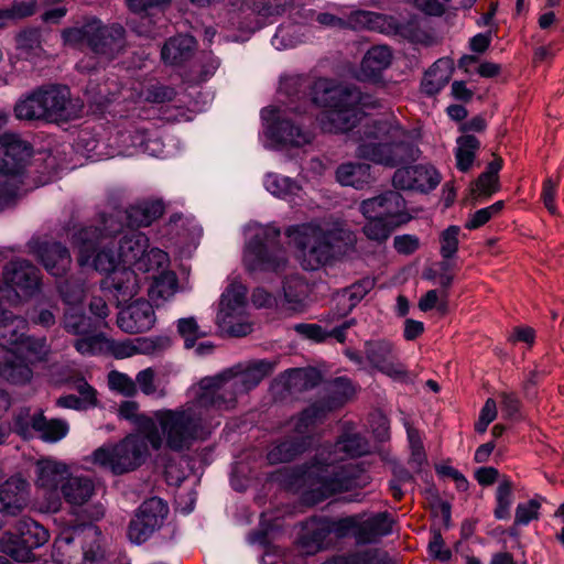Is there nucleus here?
I'll use <instances>...</instances> for the list:
<instances>
[{"label": "nucleus", "instance_id": "obj_1", "mask_svg": "<svg viewBox=\"0 0 564 564\" xmlns=\"http://www.w3.org/2000/svg\"><path fill=\"white\" fill-rule=\"evenodd\" d=\"M371 446L368 440L356 432H345L334 445V451L311 466L302 474L304 482L308 484L319 498L348 491L367 484V476L350 465L337 467L335 463L345 458H354L369 454Z\"/></svg>", "mask_w": 564, "mask_h": 564}, {"label": "nucleus", "instance_id": "obj_2", "mask_svg": "<svg viewBox=\"0 0 564 564\" xmlns=\"http://www.w3.org/2000/svg\"><path fill=\"white\" fill-rule=\"evenodd\" d=\"M356 156L386 167L416 160L419 149L394 118L367 120L354 134Z\"/></svg>", "mask_w": 564, "mask_h": 564}, {"label": "nucleus", "instance_id": "obj_3", "mask_svg": "<svg viewBox=\"0 0 564 564\" xmlns=\"http://www.w3.org/2000/svg\"><path fill=\"white\" fill-rule=\"evenodd\" d=\"M209 434L206 414L191 401L173 410L155 411L148 440L154 451L165 445L166 448L181 453L188 451L194 443L205 441Z\"/></svg>", "mask_w": 564, "mask_h": 564}, {"label": "nucleus", "instance_id": "obj_4", "mask_svg": "<svg viewBox=\"0 0 564 564\" xmlns=\"http://www.w3.org/2000/svg\"><path fill=\"white\" fill-rule=\"evenodd\" d=\"M314 102L326 109L319 115L318 123L323 131L343 133L360 122L364 109L375 108L377 101L358 88L335 85L328 79H318L314 85Z\"/></svg>", "mask_w": 564, "mask_h": 564}, {"label": "nucleus", "instance_id": "obj_5", "mask_svg": "<svg viewBox=\"0 0 564 564\" xmlns=\"http://www.w3.org/2000/svg\"><path fill=\"white\" fill-rule=\"evenodd\" d=\"M100 227H83L72 236V243L78 250L80 267H93L96 271L111 274L122 263L116 246L115 235L122 229L118 215L101 219Z\"/></svg>", "mask_w": 564, "mask_h": 564}, {"label": "nucleus", "instance_id": "obj_6", "mask_svg": "<svg viewBox=\"0 0 564 564\" xmlns=\"http://www.w3.org/2000/svg\"><path fill=\"white\" fill-rule=\"evenodd\" d=\"M291 242L299 250L302 265L317 270L334 254L340 243L349 239V232L338 223L304 224L288 229Z\"/></svg>", "mask_w": 564, "mask_h": 564}, {"label": "nucleus", "instance_id": "obj_7", "mask_svg": "<svg viewBox=\"0 0 564 564\" xmlns=\"http://www.w3.org/2000/svg\"><path fill=\"white\" fill-rule=\"evenodd\" d=\"M31 155V145L18 134L0 137V210L12 206L20 196L23 173Z\"/></svg>", "mask_w": 564, "mask_h": 564}, {"label": "nucleus", "instance_id": "obj_8", "mask_svg": "<svg viewBox=\"0 0 564 564\" xmlns=\"http://www.w3.org/2000/svg\"><path fill=\"white\" fill-rule=\"evenodd\" d=\"M148 433L130 434L115 445H104L91 454L93 463L110 470L115 475H122L139 468L149 457Z\"/></svg>", "mask_w": 564, "mask_h": 564}, {"label": "nucleus", "instance_id": "obj_9", "mask_svg": "<svg viewBox=\"0 0 564 564\" xmlns=\"http://www.w3.org/2000/svg\"><path fill=\"white\" fill-rule=\"evenodd\" d=\"M280 230L259 227L245 249V264L250 271H280L286 265L285 250L279 242Z\"/></svg>", "mask_w": 564, "mask_h": 564}, {"label": "nucleus", "instance_id": "obj_10", "mask_svg": "<svg viewBox=\"0 0 564 564\" xmlns=\"http://www.w3.org/2000/svg\"><path fill=\"white\" fill-rule=\"evenodd\" d=\"M48 352L45 338L26 339L17 348H8L0 375L13 384L29 383L33 377L32 367L45 360Z\"/></svg>", "mask_w": 564, "mask_h": 564}, {"label": "nucleus", "instance_id": "obj_11", "mask_svg": "<svg viewBox=\"0 0 564 564\" xmlns=\"http://www.w3.org/2000/svg\"><path fill=\"white\" fill-rule=\"evenodd\" d=\"M243 394L228 369L214 377L203 378L199 391L193 400L204 411L206 417L210 410L226 411L234 409L239 395Z\"/></svg>", "mask_w": 564, "mask_h": 564}, {"label": "nucleus", "instance_id": "obj_12", "mask_svg": "<svg viewBox=\"0 0 564 564\" xmlns=\"http://www.w3.org/2000/svg\"><path fill=\"white\" fill-rule=\"evenodd\" d=\"M4 284L0 282V317L8 311L9 296H31L41 286L40 270L28 260H13L3 270Z\"/></svg>", "mask_w": 564, "mask_h": 564}, {"label": "nucleus", "instance_id": "obj_13", "mask_svg": "<svg viewBox=\"0 0 564 564\" xmlns=\"http://www.w3.org/2000/svg\"><path fill=\"white\" fill-rule=\"evenodd\" d=\"M48 531L30 518L20 519L15 524V533H3L0 539V552L12 558L26 562L32 551L48 541Z\"/></svg>", "mask_w": 564, "mask_h": 564}, {"label": "nucleus", "instance_id": "obj_14", "mask_svg": "<svg viewBox=\"0 0 564 564\" xmlns=\"http://www.w3.org/2000/svg\"><path fill=\"white\" fill-rule=\"evenodd\" d=\"M213 326L199 325L197 319H178L177 329L184 338L185 347L192 348L195 341L208 335L216 334L220 337H243L253 329L249 319H210Z\"/></svg>", "mask_w": 564, "mask_h": 564}, {"label": "nucleus", "instance_id": "obj_15", "mask_svg": "<svg viewBox=\"0 0 564 564\" xmlns=\"http://www.w3.org/2000/svg\"><path fill=\"white\" fill-rule=\"evenodd\" d=\"M169 513L167 505L152 497L138 508L128 527V538L132 543L142 544L160 530Z\"/></svg>", "mask_w": 564, "mask_h": 564}, {"label": "nucleus", "instance_id": "obj_16", "mask_svg": "<svg viewBox=\"0 0 564 564\" xmlns=\"http://www.w3.org/2000/svg\"><path fill=\"white\" fill-rule=\"evenodd\" d=\"M40 88L46 121H69L80 117L84 102L73 98L67 86L47 85Z\"/></svg>", "mask_w": 564, "mask_h": 564}, {"label": "nucleus", "instance_id": "obj_17", "mask_svg": "<svg viewBox=\"0 0 564 564\" xmlns=\"http://www.w3.org/2000/svg\"><path fill=\"white\" fill-rule=\"evenodd\" d=\"M359 212L365 218L375 217L398 225H404L411 218L403 196L395 191H387L375 197L364 199L359 204Z\"/></svg>", "mask_w": 564, "mask_h": 564}, {"label": "nucleus", "instance_id": "obj_18", "mask_svg": "<svg viewBox=\"0 0 564 564\" xmlns=\"http://www.w3.org/2000/svg\"><path fill=\"white\" fill-rule=\"evenodd\" d=\"M261 117L267 122V134L276 143L302 147L312 140L308 131L302 130L292 120L282 118L280 109L275 107L264 108Z\"/></svg>", "mask_w": 564, "mask_h": 564}, {"label": "nucleus", "instance_id": "obj_19", "mask_svg": "<svg viewBox=\"0 0 564 564\" xmlns=\"http://www.w3.org/2000/svg\"><path fill=\"white\" fill-rule=\"evenodd\" d=\"M102 319H65L64 328L79 338L74 346L82 355H95L105 347L106 337L100 330Z\"/></svg>", "mask_w": 564, "mask_h": 564}, {"label": "nucleus", "instance_id": "obj_20", "mask_svg": "<svg viewBox=\"0 0 564 564\" xmlns=\"http://www.w3.org/2000/svg\"><path fill=\"white\" fill-rule=\"evenodd\" d=\"M441 182L438 172L430 165H413L398 169L392 177V183L399 189H415L430 192Z\"/></svg>", "mask_w": 564, "mask_h": 564}, {"label": "nucleus", "instance_id": "obj_21", "mask_svg": "<svg viewBox=\"0 0 564 564\" xmlns=\"http://www.w3.org/2000/svg\"><path fill=\"white\" fill-rule=\"evenodd\" d=\"M366 358L369 364L382 373L393 379H405L408 372L393 354L392 345L387 340H370L365 346Z\"/></svg>", "mask_w": 564, "mask_h": 564}, {"label": "nucleus", "instance_id": "obj_22", "mask_svg": "<svg viewBox=\"0 0 564 564\" xmlns=\"http://www.w3.org/2000/svg\"><path fill=\"white\" fill-rule=\"evenodd\" d=\"M32 252L42 262L45 270L54 275H64L70 267L72 258L68 249L59 242H31Z\"/></svg>", "mask_w": 564, "mask_h": 564}, {"label": "nucleus", "instance_id": "obj_23", "mask_svg": "<svg viewBox=\"0 0 564 564\" xmlns=\"http://www.w3.org/2000/svg\"><path fill=\"white\" fill-rule=\"evenodd\" d=\"M278 365V359L274 360H253L248 364L235 365L228 370L245 394L256 388L265 377L271 375Z\"/></svg>", "mask_w": 564, "mask_h": 564}, {"label": "nucleus", "instance_id": "obj_24", "mask_svg": "<svg viewBox=\"0 0 564 564\" xmlns=\"http://www.w3.org/2000/svg\"><path fill=\"white\" fill-rule=\"evenodd\" d=\"M140 280L131 267L123 265L117 269L102 281V286L112 292L118 305L131 301L139 292Z\"/></svg>", "mask_w": 564, "mask_h": 564}, {"label": "nucleus", "instance_id": "obj_25", "mask_svg": "<svg viewBox=\"0 0 564 564\" xmlns=\"http://www.w3.org/2000/svg\"><path fill=\"white\" fill-rule=\"evenodd\" d=\"M29 484L20 476H12L0 485L1 510L17 516L28 505Z\"/></svg>", "mask_w": 564, "mask_h": 564}, {"label": "nucleus", "instance_id": "obj_26", "mask_svg": "<svg viewBox=\"0 0 564 564\" xmlns=\"http://www.w3.org/2000/svg\"><path fill=\"white\" fill-rule=\"evenodd\" d=\"M96 33L90 47L94 53L110 59L123 48L124 29L121 25H102L98 21Z\"/></svg>", "mask_w": 564, "mask_h": 564}, {"label": "nucleus", "instance_id": "obj_27", "mask_svg": "<svg viewBox=\"0 0 564 564\" xmlns=\"http://www.w3.org/2000/svg\"><path fill=\"white\" fill-rule=\"evenodd\" d=\"M68 474L66 464L51 458L40 459L35 464V485L47 492H55Z\"/></svg>", "mask_w": 564, "mask_h": 564}, {"label": "nucleus", "instance_id": "obj_28", "mask_svg": "<svg viewBox=\"0 0 564 564\" xmlns=\"http://www.w3.org/2000/svg\"><path fill=\"white\" fill-rule=\"evenodd\" d=\"M116 246L123 265L147 269V265L140 261L149 248V239L144 234L139 231L127 234L116 242Z\"/></svg>", "mask_w": 564, "mask_h": 564}, {"label": "nucleus", "instance_id": "obj_29", "mask_svg": "<svg viewBox=\"0 0 564 564\" xmlns=\"http://www.w3.org/2000/svg\"><path fill=\"white\" fill-rule=\"evenodd\" d=\"M393 519L388 512H379L360 521L356 531V541L359 544L376 543L382 536L392 532Z\"/></svg>", "mask_w": 564, "mask_h": 564}, {"label": "nucleus", "instance_id": "obj_30", "mask_svg": "<svg viewBox=\"0 0 564 564\" xmlns=\"http://www.w3.org/2000/svg\"><path fill=\"white\" fill-rule=\"evenodd\" d=\"M392 62V52L386 45H377L365 54L358 78L361 80H373L380 77Z\"/></svg>", "mask_w": 564, "mask_h": 564}, {"label": "nucleus", "instance_id": "obj_31", "mask_svg": "<svg viewBox=\"0 0 564 564\" xmlns=\"http://www.w3.org/2000/svg\"><path fill=\"white\" fill-rule=\"evenodd\" d=\"M248 305L247 288L231 281L221 293L218 304V317H235L245 313Z\"/></svg>", "mask_w": 564, "mask_h": 564}, {"label": "nucleus", "instance_id": "obj_32", "mask_svg": "<svg viewBox=\"0 0 564 564\" xmlns=\"http://www.w3.org/2000/svg\"><path fill=\"white\" fill-rule=\"evenodd\" d=\"M454 72V63L451 58L437 59L425 73L421 83L422 91L427 96H435L449 82Z\"/></svg>", "mask_w": 564, "mask_h": 564}, {"label": "nucleus", "instance_id": "obj_33", "mask_svg": "<svg viewBox=\"0 0 564 564\" xmlns=\"http://www.w3.org/2000/svg\"><path fill=\"white\" fill-rule=\"evenodd\" d=\"M332 406L319 400L303 410L294 422L295 438L304 440L307 445L308 434L325 420Z\"/></svg>", "mask_w": 564, "mask_h": 564}, {"label": "nucleus", "instance_id": "obj_34", "mask_svg": "<svg viewBox=\"0 0 564 564\" xmlns=\"http://www.w3.org/2000/svg\"><path fill=\"white\" fill-rule=\"evenodd\" d=\"M100 531L98 527L91 523H82L73 527L72 534L65 538L67 543L75 539H82L84 558L88 562H95L102 556L101 546L99 543Z\"/></svg>", "mask_w": 564, "mask_h": 564}, {"label": "nucleus", "instance_id": "obj_35", "mask_svg": "<svg viewBox=\"0 0 564 564\" xmlns=\"http://www.w3.org/2000/svg\"><path fill=\"white\" fill-rule=\"evenodd\" d=\"M61 492L67 503L82 506L95 494V484L89 477L72 476L68 474L62 484Z\"/></svg>", "mask_w": 564, "mask_h": 564}, {"label": "nucleus", "instance_id": "obj_36", "mask_svg": "<svg viewBox=\"0 0 564 564\" xmlns=\"http://www.w3.org/2000/svg\"><path fill=\"white\" fill-rule=\"evenodd\" d=\"M335 176L340 185L361 189L371 182V167L362 162H346L338 165Z\"/></svg>", "mask_w": 564, "mask_h": 564}, {"label": "nucleus", "instance_id": "obj_37", "mask_svg": "<svg viewBox=\"0 0 564 564\" xmlns=\"http://www.w3.org/2000/svg\"><path fill=\"white\" fill-rule=\"evenodd\" d=\"M372 285L371 281L365 280L337 292L333 296L336 317H346L352 308L366 296Z\"/></svg>", "mask_w": 564, "mask_h": 564}, {"label": "nucleus", "instance_id": "obj_38", "mask_svg": "<svg viewBox=\"0 0 564 564\" xmlns=\"http://www.w3.org/2000/svg\"><path fill=\"white\" fill-rule=\"evenodd\" d=\"M32 429L39 433L41 440L48 443H56L64 438L68 431V423L62 419H47L43 412L31 417Z\"/></svg>", "mask_w": 564, "mask_h": 564}, {"label": "nucleus", "instance_id": "obj_39", "mask_svg": "<svg viewBox=\"0 0 564 564\" xmlns=\"http://www.w3.org/2000/svg\"><path fill=\"white\" fill-rule=\"evenodd\" d=\"M196 41L188 34L171 37L162 47L161 55L165 63L175 65L189 58L195 50Z\"/></svg>", "mask_w": 564, "mask_h": 564}, {"label": "nucleus", "instance_id": "obj_40", "mask_svg": "<svg viewBox=\"0 0 564 564\" xmlns=\"http://www.w3.org/2000/svg\"><path fill=\"white\" fill-rule=\"evenodd\" d=\"M354 325V319L346 321L340 326L327 329L317 324L300 323L294 326V329L302 337L314 340L324 341L326 338H334L338 343H344L346 339V330Z\"/></svg>", "mask_w": 564, "mask_h": 564}, {"label": "nucleus", "instance_id": "obj_41", "mask_svg": "<svg viewBox=\"0 0 564 564\" xmlns=\"http://www.w3.org/2000/svg\"><path fill=\"white\" fill-rule=\"evenodd\" d=\"M164 206L161 200L142 202L128 208L124 214L131 227L150 226L163 215Z\"/></svg>", "mask_w": 564, "mask_h": 564}, {"label": "nucleus", "instance_id": "obj_42", "mask_svg": "<svg viewBox=\"0 0 564 564\" xmlns=\"http://www.w3.org/2000/svg\"><path fill=\"white\" fill-rule=\"evenodd\" d=\"M310 285L299 275L286 278L283 284L284 302L288 308L301 312L310 294Z\"/></svg>", "mask_w": 564, "mask_h": 564}, {"label": "nucleus", "instance_id": "obj_43", "mask_svg": "<svg viewBox=\"0 0 564 564\" xmlns=\"http://www.w3.org/2000/svg\"><path fill=\"white\" fill-rule=\"evenodd\" d=\"M479 149L480 141L475 135L465 133L458 137L454 151L457 170L468 172L473 167Z\"/></svg>", "mask_w": 564, "mask_h": 564}, {"label": "nucleus", "instance_id": "obj_44", "mask_svg": "<svg viewBox=\"0 0 564 564\" xmlns=\"http://www.w3.org/2000/svg\"><path fill=\"white\" fill-rule=\"evenodd\" d=\"M330 533V521H312L311 527L301 538L302 546L307 553H315L325 546V540Z\"/></svg>", "mask_w": 564, "mask_h": 564}, {"label": "nucleus", "instance_id": "obj_45", "mask_svg": "<svg viewBox=\"0 0 564 564\" xmlns=\"http://www.w3.org/2000/svg\"><path fill=\"white\" fill-rule=\"evenodd\" d=\"M305 447L304 440L288 438L274 445L269 451L267 458L271 465L288 463L302 453Z\"/></svg>", "mask_w": 564, "mask_h": 564}, {"label": "nucleus", "instance_id": "obj_46", "mask_svg": "<svg viewBox=\"0 0 564 564\" xmlns=\"http://www.w3.org/2000/svg\"><path fill=\"white\" fill-rule=\"evenodd\" d=\"M330 395L325 399H321L322 403H326L332 406V411L345 404L356 393V387L347 377L335 378L329 383Z\"/></svg>", "mask_w": 564, "mask_h": 564}, {"label": "nucleus", "instance_id": "obj_47", "mask_svg": "<svg viewBox=\"0 0 564 564\" xmlns=\"http://www.w3.org/2000/svg\"><path fill=\"white\" fill-rule=\"evenodd\" d=\"M14 113L20 120H45L41 88L20 99L14 106Z\"/></svg>", "mask_w": 564, "mask_h": 564}, {"label": "nucleus", "instance_id": "obj_48", "mask_svg": "<svg viewBox=\"0 0 564 564\" xmlns=\"http://www.w3.org/2000/svg\"><path fill=\"white\" fill-rule=\"evenodd\" d=\"M265 189L279 198H289L297 195L301 186L291 177L278 173H268L263 181Z\"/></svg>", "mask_w": 564, "mask_h": 564}, {"label": "nucleus", "instance_id": "obj_49", "mask_svg": "<svg viewBox=\"0 0 564 564\" xmlns=\"http://www.w3.org/2000/svg\"><path fill=\"white\" fill-rule=\"evenodd\" d=\"M282 378L285 380V387L289 391H301L314 388L318 384L319 375L312 369H289Z\"/></svg>", "mask_w": 564, "mask_h": 564}, {"label": "nucleus", "instance_id": "obj_50", "mask_svg": "<svg viewBox=\"0 0 564 564\" xmlns=\"http://www.w3.org/2000/svg\"><path fill=\"white\" fill-rule=\"evenodd\" d=\"M98 31V21L86 23L80 28H68L63 30L62 39L65 45L82 48L85 45L91 47L94 35Z\"/></svg>", "mask_w": 564, "mask_h": 564}, {"label": "nucleus", "instance_id": "obj_51", "mask_svg": "<svg viewBox=\"0 0 564 564\" xmlns=\"http://www.w3.org/2000/svg\"><path fill=\"white\" fill-rule=\"evenodd\" d=\"M177 289V278L172 271H164L159 276L154 278L152 285L149 289V296L155 305L159 301H165L174 295Z\"/></svg>", "mask_w": 564, "mask_h": 564}, {"label": "nucleus", "instance_id": "obj_52", "mask_svg": "<svg viewBox=\"0 0 564 564\" xmlns=\"http://www.w3.org/2000/svg\"><path fill=\"white\" fill-rule=\"evenodd\" d=\"M291 4V0H261L254 2L251 0H243L240 10H250L262 19H268L274 15L282 14Z\"/></svg>", "mask_w": 564, "mask_h": 564}, {"label": "nucleus", "instance_id": "obj_53", "mask_svg": "<svg viewBox=\"0 0 564 564\" xmlns=\"http://www.w3.org/2000/svg\"><path fill=\"white\" fill-rule=\"evenodd\" d=\"M24 319H0V346L17 348L26 339H35L24 336L20 325Z\"/></svg>", "mask_w": 564, "mask_h": 564}, {"label": "nucleus", "instance_id": "obj_54", "mask_svg": "<svg viewBox=\"0 0 564 564\" xmlns=\"http://www.w3.org/2000/svg\"><path fill=\"white\" fill-rule=\"evenodd\" d=\"M401 225L390 223L383 219L366 218L362 232L367 239L381 245L384 243L391 234Z\"/></svg>", "mask_w": 564, "mask_h": 564}, {"label": "nucleus", "instance_id": "obj_55", "mask_svg": "<svg viewBox=\"0 0 564 564\" xmlns=\"http://www.w3.org/2000/svg\"><path fill=\"white\" fill-rule=\"evenodd\" d=\"M119 416L123 420L132 422L147 432L153 426L154 417L151 419L139 412V404L135 401H124L119 405Z\"/></svg>", "mask_w": 564, "mask_h": 564}, {"label": "nucleus", "instance_id": "obj_56", "mask_svg": "<svg viewBox=\"0 0 564 564\" xmlns=\"http://www.w3.org/2000/svg\"><path fill=\"white\" fill-rule=\"evenodd\" d=\"M497 506L495 509V517L503 520L510 517V507L512 503V485L509 479H503L496 492Z\"/></svg>", "mask_w": 564, "mask_h": 564}, {"label": "nucleus", "instance_id": "obj_57", "mask_svg": "<svg viewBox=\"0 0 564 564\" xmlns=\"http://www.w3.org/2000/svg\"><path fill=\"white\" fill-rule=\"evenodd\" d=\"M17 46L26 56L40 55L42 52L40 33L37 30H25L18 34Z\"/></svg>", "mask_w": 564, "mask_h": 564}, {"label": "nucleus", "instance_id": "obj_58", "mask_svg": "<svg viewBox=\"0 0 564 564\" xmlns=\"http://www.w3.org/2000/svg\"><path fill=\"white\" fill-rule=\"evenodd\" d=\"M459 227L449 226L441 235V254L444 259H451L458 249Z\"/></svg>", "mask_w": 564, "mask_h": 564}, {"label": "nucleus", "instance_id": "obj_59", "mask_svg": "<svg viewBox=\"0 0 564 564\" xmlns=\"http://www.w3.org/2000/svg\"><path fill=\"white\" fill-rule=\"evenodd\" d=\"M408 440L411 448V459L410 464L414 465L419 468L426 460L424 447L422 444V440L420 437L419 431L408 426L406 427Z\"/></svg>", "mask_w": 564, "mask_h": 564}, {"label": "nucleus", "instance_id": "obj_60", "mask_svg": "<svg viewBox=\"0 0 564 564\" xmlns=\"http://www.w3.org/2000/svg\"><path fill=\"white\" fill-rule=\"evenodd\" d=\"M503 208V202L499 200L495 204L481 208L477 212H475L469 220L466 223V228L468 229H476L480 226L485 225L487 221L491 219L492 216L497 215L501 209Z\"/></svg>", "mask_w": 564, "mask_h": 564}, {"label": "nucleus", "instance_id": "obj_61", "mask_svg": "<svg viewBox=\"0 0 564 564\" xmlns=\"http://www.w3.org/2000/svg\"><path fill=\"white\" fill-rule=\"evenodd\" d=\"M84 285L79 282L66 280L59 285V293L65 304L75 306L82 303L84 297Z\"/></svg>", "mask_w": 564, "mask_h": 564}, {"label": "nucleus", "instance_id": "obj_62", "mask_svg": "<svg viewBox=\"0 0 564 564\" xmlns=\"http://www.w3.org/2000/svg\"><path fill=\"white\" fill-rule=\"evenodd\" d=\"M108 381L111 389L117 390L127 397H132L137 393L135 382L124 373L111 371L109 373Z\"/></svg>", "mask_w": 564, "mask_h": 564}, {"label": "nucleus", "instance_id": "obj_63", "mask_svg": "<svg viewBox=\"0 0 564 564\" xmlns=\"http://www.w3.org/2000/svg\"><path fill=\"white\" fill-rule=\"evenodd\" d=\"M140 261L147 265V269L137 270L141 272H150L166 265L169 262V256L165 251L159 248H151L150 250H145L144 256L141 257Z\"/></svg>", "mask_w": 564, "mask_h": 564}, {"label": "nucleus", "instance_id": "obj_64", "mask_svg": "<svg viewBox=\"0 0 564 564\" xmlns=\"http://www.w3.org/2000/svg\"><path fill=\"white\" fill-rule=\"evenodd\" d=\"M539 508L540 503L535 500L519 503L516 508L514 524L527 525L531 520L536 519Z\"/></svg>", "mask_w": 564, "mask_h": 564}]
</instances>
